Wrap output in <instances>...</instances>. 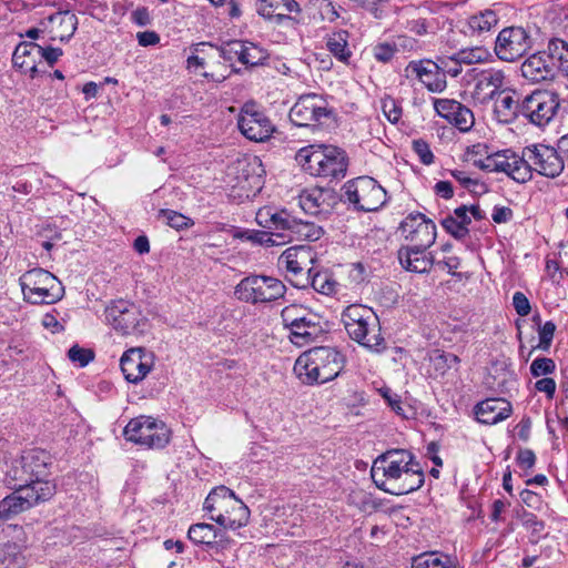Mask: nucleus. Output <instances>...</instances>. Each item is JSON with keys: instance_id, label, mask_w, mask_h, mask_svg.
<instances>
[{"instance_id": "1", "label": "nucleus", "mask_w": 568, "mask_h": 568, "mask_svg": "<svg viewBox=\"0 0 568 568\" xmlns=\"http://www.w3.org/2000/svg\"><path fill=\"white\" fill-rule=\"evenodd\" d=\"M375 485L390 495L400 496L419 489L424 473L413 454L405 449L388 450L372 467Z\"/></svg>"}, {"instance_id": "2", "label": "nucleus", "mask_w": 568, "mask_h": 568, "mask_svg": "<svg viewBox=\"0 0 568 568\" xmlns=\"http://www.w3.org/2000/svg\"><path fill=\"white\" fill-rule=\"evenodd\" d=\"M344 367V356L333 347L320 346L301 354L294 364L296 377L305 385L324 384L336 378Z\"/></svg>"}, {"instance_id": "3", "label": "nucleus", "mask_w": 568, "mask_h": 568, "mask_svg": "<svg viewBox=\"0 0 568 568\" xmlns=\"http://www.w3.org/2000/svg\"><path fill=\"white\" fill-rule=\"evenodd\" d=\"M342 322L349 338L368 352L382 354L387 348L379 318L372 308L362 304L348 305L342 313Z\"/></svg>"}, {"instance_id": "4", "label": "nucleus", "mask_w": 568, "mask_h": 568, "mask_svg": "<svg viewBox=\"0 0 568 568\" xmlns=\"http://www.w3.org/2000/svg\"><path fill=\"white\" fill-rule=\"evenodd\" d=\"M203 510L209 519L229 530L245 527L250 521L251 511L229 487H214L203 503Z\"/></svg>"}, {"instance_id": "5", "label": "nucleus", "mask_w": 568, "mask_h": 568, "mask_svg": "<svg viewBox=\"0 0 568 568\" xmlns=\"http://www.w3.org/2000/svg\"><path fill=\"white\" fill-rule=\"evenodd\" d=\"M303 171L312 176L331 180L343 179L347 171L345 152L336 146L311 144L300 149L295 155Z\"/></svg>"}, {"instance_id": "6", "label": "nucleus", "mask_w": 568, "mask_h": 568, "mask_svg": "<svg viewBox=\"0 0 568 568\" xmlns=\"http://www.w3.org/2000/svg\"><path fill=\"white\" fill-rule=\"evenodd\" d=\"M23 300L31 304H53L64 295L62 283L49 271L37 267L19 278Z\"/></svg>"}, {"instance_id": "7", "label": "nucleus", "mask_w": 568, "mask_h": 568, "mask_svg": "<svg viewBox=\"0 0 568 568\" xmlns=\"http://www.w3.org/2000/svg\"><path fill=\"white\" fill-rule=\"evenodd\" d=\"M284 283L273 276L251 274L242 278L234 288L235 297L244 303L258 305L283 298Z\"/></svg>"}, {"instance_id": "8", "label": "nucleus", "mask_w": 568, "mask_h": 568, "mask_svg": "<svg viewBox=\"0 0 568 568\" xmlns=\"http://www.w3.org/2000/svg\"><path fill=\"white\" fill-rule=\"evenodd\" d=\"M343 197L359 211L374 212L386 203V191L375 179L358 176L344 184Z\"/></svg>"}, {"instance_id": "9", "label": "nucleus", "mask_w": 568, "mask_h": 568, "mask_svg": "<svg viewBox=\"0 0 568 568\" xmlns=\"http://www.w3.org/2000/svg\"><path fill=\"white\" fill-rule=\"evenodd\" d=\"M126 440L152 449L164 448L171 437L168 426L150 416H139L131 419L123 429Z\"/></svg>"}, {"instance_id": "10", "label": "nucleus", "mask_w": 568, "mask_h": 568, "mask_svg": "<svg viewBox=\"0 0 568 568\" xmlns=\"http://www.w3.org/2000/svg\"><path fill=\"white\" fill-rule=\"evenodd\" d=\"M333 108L321 94L307 93L301 95L291 108L290 119L296 126L317 128L333 118Z\"/></svg>"}, {"instance_id": "11", "label": "nucleus", "mask_w": 568, "mask_h": 568, "mask_svg": "<svg viewBox=\"0 0 568 568\" xmlns=\"http://www.w3.org/2000/svg\"><path fill=\"white\" fill-rule=\"evenodd\" d=\"M480 169L489 172H503L518 183L531 180V170L527 164V158L518 155L511 150L497 151L485 159L475 162Z\"/></svg>"}, {"instance_id": "12", "label": "nucleus", "mask_w": 568, "mask_h": 568, "mask_svg": "<svg viewBox=\"0 0 568 568\" xmlns=\"http://www.w3.org/2000/svg\"><path fill=\"white\" fill-rule=\"evenodd\" d=\"M560 106L559 95L549 90H535L521 101V115L537 126L547 125Z\"/></svg>"}, {"instance_id": "13", "label": "nucleus", "mask_w": 568, "mask_h": 568, "mask_svg": "<svg viewBox=\"0 0 568 568\" xmlns=\"http://www.w3.org/2000/svg\"><path fill=\"white\" fill-rule=\"evenodd\" d=\"M314 254L306 245L286 248L278 257V266L287 273L286 277L297 288L308 287L307 274L313 272Z\"/></svg>"}, {"instance_id": "14", "label": "nucleus", "mask_w": 568, "mask_h": 568, "mask_svg": "<svg viewBox=\"0 0 568 568\" xmlns=\"http://www.w3.org/2000/svg\"><path fill=\"white\" fill-rule=\"evenodd\" d=\"M532 47V38L523 27L503 29L495 42L496 55L507 62L521 58Z\"/></svg>"}, {"instance_id": "15", "label": "nucleus", "mask_w": 568, "mask_h": 568, "mask_svg": "<svg viewBox=\"0 0 568 568\" xmlns=\"http://www.w3.org/2000/svg\"><path fill=\"white\" fill-rule=\"evenodd\" d=\"M297 220L287 210L274 206H263L255 215L256 223L272 231L281 244L293 241Z\"/></svg>"}, {"instance_id": "16", "label": "nucleus", "mask_w": 568, "mask_h": 568, "mask_svg": "<svg viewBox=\"0 0 568 568\" xmlns=\"http://www.w3.org/2000/svg\"><path fill=\"white\" fill-rule=\"evenodd\" d=\"M531 172L546 178H557L564 171L565 160L557 149L546 144H535L524 150Z\"/></svg>"}, {"instance_id": "17", "label": "nucleus", "mask_w": 568, "mask_h": 568, "mask_svg": "<svg viewBox=\"0 0 568 568\" xmlns=\"http://www.w3.org/2000/svg\"><path fill=\"white\" fill-rule=\"evenodd\" d=\"M105 321L122 335L140 332L143 322L138 306L129 301L118 300L105 308Z\"/></svg>"}, {"instance_id": "18", "label": "nucleus", "mask_w": 568, "mask_h": 568, "mask_svg": "<svg viewBox=\"0 0 568 568\" xmlns=\"http://www.w3.org/2000/svg\"><path fill=\"white\" fill-rule=\"evenodd\" d=\"M24 544V530L21 526H0V568H20Z\"/></svg>"}, {"instance_id": "19", "label": "nucleus", "mask_w": 568, "mask_h": 568, "mask_svg": "<svg viewBox=\"0 0 568 568\" xmlns=\"http://www.w3.org/2000/svg\"><path fill=\"white\" fill-rule=\"evenodd\" d=\"M474 88L471 98L481 105L490 103L505 88L506 75L503 70L489 68L474 69Z\"/></svg>"}, {"instance_id": "20", "label": "nucleus", "mask_w": 568, "mask_h": 568, "mask_svg": "<svg viewBox=\"0 0 568 568\" xmlns=\"http://www.w3.org/2000/svg\"><path fill=\"white\" fill-rule=\"evenodd\" d=\"M241 133L251 141L263 142L272 136L274 124L254 104H245L237 119Z\"/></svg>"}, {"instance_id": "21", "label": "nucleus", "mask_w": 568, "mask_h": 568, "mask_svg": "<svg viewBox=\"0 0 568 568\" xmlns=\"http://www.w3.org/2000/svg\"><path fill=\"white\" fill-rule=\"evenodd\" d=\"M407 80H418L429 92L440 93L447 88V81L440 71L438 61L413 60L404 69Z\"/></svg>"}, {"instance_id": "22", "label": "nucleus", "mask_w": 568, "mask_h": 568, "mask_svg": "<svg viewBox=\"0 0 568 568\" xmlns=\"http://www.w3.org/2000/svg\"><path fill=\"white\" fill-rule=\"evenodd\" d=\"M402 235L413 243L412 246L427 250L436 240L434 222L422 213H410L400 223Z\"/></svg>"}, {"instance_id": "23", "label": "nucleus", "mask_w": 568, "mask_h": 568, "mask_svg": "<svg viewBox=\"0 0 568 568\" xmlns=\"http://www.w3.org/2000/svg\"><path fill=\"white\" fill-rule=\"evenodd\" d=\"M284 315V327L290 331V341L296 346H305L317 341L324 333L320 316L312 313L305 314L303 320L288 317L292 313Z\"/></svg>"}, {"instance_id": "24", "label": "nucleus", "mask_w": 568, "mask_h": 568, "mask_svg": "<svg viewBox=\"0 0 568 568\" xmlns=\"http://www.w3.org/2000/svg\"><path fill=\"white\" fill-rule=\"evenodd\" d=\"M433 104L437 115L459 131L467 132L473 128L475 123L473 111L460 102L453 99H434Z\"/></svg>"}, {"instance_id": "25", "label": "nucleus", "mask_w": 568, "mask_h": 568, "mask_svg": "<svg viewBox=\"0 0 568 568\" xmlns=\"http://www.w3.org/2000/svg\"><path fill=\"white\" fill-rule=\"evenodd\" d=\"M120 366L125 379L136 384L150 373L153 354L143 348H131L122 355Z\"/></svg>"}, {"instance_id": "26", "label": "nucleus", "mask_w": 568, "mask_h": 568, "mask_svg": "<svg viewBox=\"0 0 568 568\" xmlns=\"http://www.w3.org/2000/svg\"><path fill=\"white\" fill-rule=\"evenodd\" d=\"M298 203L305 213L325 215L337 204V197L332 189L311 187L302 191Z\"/></svg>"}, {"instance_id": "27", "label": "nucleus", "mask_w": 568, "mask_h": 568, "mask_svg": "<svg viewBox=\"0 0 568 568\" xmlns=\"http://www.w3.org/2000/svg\"><path fill=\"white\" fill-rule=\"evenodd\" d=\"M41 30L48 33L51 40L68 41L78 27L77 16L69 11H57L40 21Z\"/></svg>"}, {"instance_id": "28", "label": "nucleus", "mask_w": 568, "mask_h": 568, "mask_svg": "<svg viewBox=\"0 0 568 568\" xmlns=\"http://www.w3.org/2000/svg\"><path fill=\"white\" fill-rule=\"evenodd\" d=\"M521 75L532 82L551 80L555 78V64L550 50L538 51L529 55L520 67Z\"/></svg>"}, {"instance_id": "29", "label": "nucleus", "mask_w": 568, "mask_h": 568, "mask_svg": "<svg viewBox=\"0 0 568 568\" xmlns=\"http://www.w3.org/2000/svg\"><path fill=\"white\" fill-rule=\"evenodd\" d=\"M40 45L34 42L23 41L19 43L12 54V63L21 73L34 79L39 74Z\"/></svg>"}, {"instance_id": "30", "label": "nucleus", "mask_w": 568, "mask_h": 568, "mask_svg": "<svg viewBox=\"0 0 568 568\" xmlns=\"http://www.w3.org/2000/svg\"><path fill=\"white\" fill-rule=\"evenodd\" d=\"M511 412V404L505 398H487L475 407L477 420L486 425H495L505 420Z\"/></svg>"}, {"instance_id": "31", "label": "nucleus", "mask_w": 568, "mask_h": 568, "mask_svg": "<svg viewBox=\"0 0 568 568\" xmlns=\"http://www.w3.org/2000/svg\"><path fill=\"white\" fill-rule=\"evenodd\" d=\"M55 493V485L43 477L33 478L26 484L17 494L20 495L21 501L24 504L26 510L30 509L39 503L49 500Z\"/></svg>"}, {"instance_id": "32", "label": "nucleus", "mask_w": 568, "mask_h": 568, "mask_svg": "<svg viewBox=\"0 0 568 568\" xmlns=\"http://www.w3.org/2000/svg\"><path fill=\"white\" fill-rule=\"evenodd\" d=\"M187 536L194 544L205 545L209 548H216L219 546L223 548L224 544L230 541L222 530L206 523L192 525L189 528Z\"/></svg>"}, {"instance_id": "33", "label": "nucleus", "mask_w": 568, "mask_h": 568, "mask_svg": "<svg viewBox=\"0 0 568 568\" xmlns=\"http://www.w3.org/2000/svg\"><path fill=\"white\" fill-rule=\"evenodd\" d=\"M416 246H405L398 250L400 265L409 272L426 273L432 268L433 257Z\"/></svg>"}, {"instance_id": "34", "label": "nucleus", "mask_w": 568, "mask_h": 568, "mask_svg": "<svg viewBox=\"0 0 568 568\" xmlns=\"http://www.w3.org/2000/svg\"><path fill=\"white\" fill-rule=\"evenodd\" d=\"M515 91L505 88L493 101L494 113L498 122L511 123L521 114V102L514 98Z\"/></svg>"}, {"instance_id": "35", "label": "nucleus", "mask_w": 568, "mask_h": 568, "mask_svg": "<svg viewBox=\"0 0 568 568\" xmlns=\"http://www.w3.org/2000/svg\"><path fill=\"white\" fill-rule=\"evenodd\" d=\"M349 33L346 30H336L325 37L327 51L339 62L349 64L353 52L349 48Z\"/></svg>"}, {"instance_id": "36", "label": "nucleus", "mask_w": 568, "mask_h": 568, "mask_svg": "<svg viewBox=\"0 0 568 568\" xmlns=\"http://www.w3.org/2000/svg\"><path fill=\"white\" fill-rule=\"evenodd\" d=\"M20 456L31 479L47 476L50 456L45 450L31 448L22 452Z\"/></svg>"}, {"instance_id": "37", "label": "nucleus", "mask_w": 568, "mask_h": 568, "mask_svg": "<svg viewBox=\"0 0 568 568\" xmlns=\"http://www.w3.org/2000/svg\"><path fill=\"white\" fill-rule=\"evenodd\" d=\"M498 21V14L491 9H486L469 17L467 28L471 37H483L491 32L497 27Z\"/></svg>"}, {"instance_id": "38", "label": "nucleus", "mask_w": 568, "mask_h": 568, "mask_svg": "<svg viewBox=\"0 0 568 568\" xmlns=\"http://www.w3.org/2000/svg\"><path fill=\"white\" fill-rule=\"evenodd\" d=\"M308 286L323 295H333L337 291L338 283L328 271L310 272L307 274Z\"/></svg>"}, {"instance_id": "39", "label": "nucleus", "mask_w": 568, "mask_h": 568, "mask_svg": "<svg viewBox=\"0 0 568 568\" xmlns=\"http://www.w3.org/2000/svg\"><path fill=\"white\" fill-rule=\"evenodd\" d=\"M30 480L31 477L29 476V473L26 469V465L21 456L12 459L6 470V481L8 483V485H10L12 488L16 489V491H18V489H21Z\"/></svg>"}, {"instance_id": "40", "label": "nucleus", "mask_w": 568, "mask_h": 568, "mask_svg": "<svg viewBox=\"0 0 568 568\" xmlns=\"http://www.w3.org/2000/svg\"><path fill=\"white\" fill-rule=\"evenodd\" d=\"M281 1L282 0H255V10L264 19L282 23L290 18L286 13L281 11Z\"/></svg>"}, {"instance_id": "41", "label": "nucleus", "mask_w": 568, "mask_h": 568, "mask_svg": "<svg viewBox=\"0 0 568 568\" xmlns=\"http://www.w3.org/2000/svg\"><path fill=\"white\" fill-rule=\"evenodd\" d=\"M555 64V74L561 71L568 77V44L560 39L551 40L548 44Z\"/></svg>"}, {"instance_id": "42", "label": "nucleus", "mask_w": 568, "mask_h": 568, "mask_svg": "<svg viewBox=\"0 0 568 568\" xmlns=\"http://www.w3.org/2000/svg\"><path fill=\"white\" fill-rule=\"evenodd\" d=\"M323 234V229L314 222L297 220L293 241H317Z\"/></svg>"}, {"instance_id": "43", "label": "nucleus", "mask_w": 568, "mask_h": 568, "mask_svg": "<svg viewBox=\"0 0 568 568\" xmlns=\"http://www.w3.org/2000/svg\"><path fill=\"white\" fill-rule=\"evenodd\" d=\"M490 57V52L484 47L466 48L456 52V60L463 64L484 63Z\"/></svg>"}, {"instance_id": "44", "label": "nucleus", "mask_w": 568, "mask_h": 568, "mask_svg": "<svg viewBox=\"0 0 568 568\" xmlns=\"http://www.w3.org/2000/svg\"><path fill=\"white\" fill-rule=\"evenodd\" d=\"M20 495L14 491L13 494L0 500V520H7L11 517L26 511Z\"/></svg>"}, {"instance_id": "45", "label": "nucleus", "mask_w": 568, "mask_h": 568, "mask_svg": "<svg viewBox=\"0 0 568 568\" xmlns=\"http://www.w3.org/2000/svg\"><path fill=\"white\" fill-rule=\"evenodd\" d=\"M158 217L178 231L189 229L193 225V222L190 217L173 210L162 209L159 211Z\"/></svg>"}, {"instance_id": "46", "label": "nucleus", "mask_w": 568, "mask_h": 568, "mask_svg": "<svg viewBox=\"0 0 568 568\" xmlns=\"http://www.w3.org/2000/svg\"><path fill=\"white\" fill-rule=\"evenodd\" d=\"M412 568H455L449 565L447 557L438 556L437 554H426L416 557L413 560Z\"/></svg>"}, {"instance_id": "47", "label": "nucleus", "mask_w": 568, "mask_h": 568, "mask_svg": "<svg viewBox=\"0 0 568 568\" xmlns=\"http://www.w3.org/2000/svg\"><path fill=\"white\" fill-rule=\"evenodd\" d=\"M266 59L265 51L258 45L244 41V48L242 50V57L240 62L244 65H257Z\"/></svg>"}, {"instance_id": "48", "label": "nucleus", "mask_w": 568, "mask_h": 568, "mask_svg": "<svg viewBox=\"0 0 568 568\" xmlns=\"http://www.w3.org/2000/svg\"><path fill=\"white\" fill-rule=\"evenodd\" d=\"M312 7L323 21L334 22L339 18V7L332 0H312Z\"/></svg>"}, {"instance_id": "49", "label": "nucleus", "mask_w": 568, "mask_h": 568, "mask_svg": "<svg viewBox=\"0 0 568 568\" xmlns=\"http://www.w3.org/2000/svg\"><path fill=\"white\" fill-rule=\"evenodd\" d=\"M382 110L386 119L394 124L400 120L403 114L400 103L392 97L382 99Z\"/></svg>"}, {"instance_id": "50", "label": "nucleus", "mask_w": 568, "mask_h": 568, "mask_svg": "<svg viewBox=\"0 0 568 568\" xmlns=\"http://www.w3.org/2000/svg\"><path fill=\"white\" fill-rule=\"evenodd\" d=\"M243 172L246 174V178L252 176L254 185L260 186L263 183L262 178L265 174V170L260 158L253 156L247 160Z\"/></svg>"}, {"instance_id": "51", "label": "nucleus", "mask_w": 568, "mask_h": 568, "mask_svg": "<svg viewBox=\"0 0 568 568\" xmlns=\"http://www.w3.org/2000/svg\"><path fill=\"white\" fill-rule=\"evenodd\" d=\"M442 226L457 240H464L469 234V229L458 223L452 214L442 220Z\"/></svg>"}, {"instance_id": "52", "label": "nucleus", "mask_w": 568, "mask_h": 568, "mask_svg": "<svg viewBox=\"0 0 568 568\" xmlns=\"http://www.w3.org/2000/svg\"><path fill=\"white\" fill-rule=\"evenodd\" d=\"M520 518L523 526L530 531L532 536L539 538L545 529V523L539 520L535 514L526 510L523 511Z\"/></svg>"}, {"instance_id": "53", "label": "nucleus", "mask_w": 568, "mask_h": 568, "mask_svg": "<svg viewBox=\"0 0 568 568\" xmlns=\"http://www.w3.org/2000/svg\"><path fill=\"white\" fill-rule=\"evenodd\" d=\"M68 357L72 363H77L80 367H84L93 361L94 354L91 349L74 345L69 349Z\"/></svg>"}, {"instance_id": "54", "label": "nucleus", "mask_w": 568, "mask_h": 568, "mask_svg": "<svg viewBox=\"0 0 568 568\" xmlns=\"http://www.w3.org/2000/svg\"><path fill=\"white\" fill-rule=\"evenodd\" d=\"M347 503L362 511H366L373 506L369 495L363 489L352 490L347 496Z\"/></svg>"}, {"instance_id": "55", "label": "nucleus", "mask_w": 568, "mask_h": 568, "mask_svg": "<svg viewBox=\"0 0 568 568\" xmlns=\"http://www.w3.org/2000/svg\"><path fill=\"white\" fill-rule=\"evenodd\" d=\"M556 368L555 362L548 357H538L530 365V373L534 377L551 374Z\"/></svg>"}, {"instance_id": "56", "label": "nucleus", "mask_w": 568, "mask_h": 568, "mask_svg": "<svg viewBox=\"0 0 568 568\" xmlns=\"http://www.w3.org/2000/svg\"><path fill=\"white\" fill-rule=\"evenodd\" d=\"M438 63H439L440 71L443 72V75L445 78L447 75L456 78L462 73L463 62H459L456 60V53L448 58H439Z\"/></svg>"}, {"instance_id": "57", "label": "nucleus", "mask_w": 568, "mask_h": 568, "mask_svg": "<svg viewBox=\"0 0 568 568\" xmlns=\"http://www.w3.org/2000/svg\"><path fill=\"white\" fill-rule=\"evenodd\" d=\"M413 150L417 154L419 161L425 165H430L434 163V153L430 150L429 144L423 140H414L413 141Z\"/></svg>"}, {"instance_id": "58", "label": "nucleus", "mask_w": 568, "mask_h": 568, "mask_svg": "<svg viewBox=\"0 0 568 568\" xmlns=\"http://www.w3.org/2000/svg\"><path fill=\"white\" fill-rule=\"evenodd\" d=\"M434 19L416 18L407 21L406 28L416 36H425L434 30Z\"/></svg>"}, {"instance_id": "59", "label": "nucleus", "mask_w": 568, "mask_h": 568, "mask_svg": "<svg viewBox=\"0 0 568 568\" xmlns=\"http://www.w3.org/2000/svg\"><path fill=\"white\" fill-rule=\"evenodd\" d=\"M372 51L378 62L387 63L394 58L397 49L394 44L381 42L374 45Z\"/></svg>"}, {"instance_id": "60", "label": "nucleus", "mask_w": 568, "mask_h": 568, "mask_svg": "<svg viewBox=\"0 0 568 568\" xmlns=\"http://www.w3.org/2000/svg\"><path fill=\"white\" fill-rule=\"evenodd\" d=\"M556 325L548 321L538 328L539 344L538 347L542 351H548L554 338Z\"/></svg>"}, {"instance_id": "61", "label": "nucleus", "mask_w": 568, "mask_h": 568, "mask_svg": "<svg viewBox=\"0 0 568 568\" xmlns=\"http://www.w3.org/2000/svg\"><path fill=\"white\" fill-rule=\"evenodd\" d=\"M242 239H246L248 241H252L254 243L260 244H272V245H280L281 242L273 235V232H250L246 231L240 235Z\"/></svg>"}, {"instance_id": "62", "label": "nucleus", "mask_w": 568, "mask_h": 568, "mask_svg": "<svg viewBox=\"0 0 568 568\" xmlns=\"http://www.w3.org/2000/svg\"><path fill=\"white\" fill-rule=\"evenodd\" d=\"M244 48V41H230L222 45L221 48V54L225 60L233 61L237 60L240 62V59L242 57V50Z\"/></svg>"}, {"instance_id": "63", "label": "nucleus", "mask_w": 568, "mask_h": 568, "mask_svg": "<svg viewBox=\"0 0 568 568\" xmlns=\"http://www.w3.org/2000/svg\"><path fill=\"white\" fill-rule=\"evenodd\" d=\"M450 175L465 189L476 192L478 186L484 187L478 180L473 179L468 175L466 171L463 170H453L450 171Z\"/></svg>"}, {"instance_id": "64", "label": "nucleus", "mask_w": 568, "mask_h": 568, "mask_svg": "<svg viewBox=\"0 0 568 568\" xmlns=\"http://www.w3.org/2000/svg\"><path fill=\"white\" fill-rule=\"evenodd\" d=\"M207 45L205 42L196 43L191 47L192 54L186 59V68L189 70L193 68H203L205 65L204 57L200 53L204 52V48Z\"/></svg>"}]
</instances>
